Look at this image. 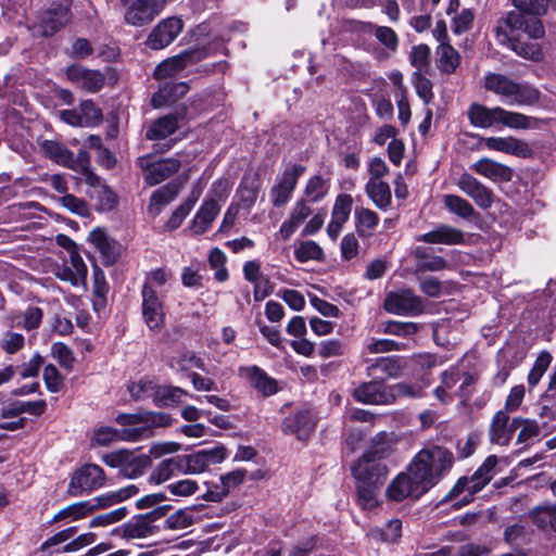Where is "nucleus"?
<instances>
[{
	"label": "nucleus",
	"mask_w": 556,
	"mask_h": 556,
	"mask_svg": "<svg viewBox=\"0 0 556 556\" xmlns=\"http://www.w3.org/2000/svg\"><path fill=\"white\" fill-rule=\"evenodd\" d=\"M513 3L517 11H509L497 21L496 40L517 55L539 62L543 59L540 45L522 40L519 31L522 30L533 39L544 37L545 29L538 16L545 14L547 2L546 0H513Z\"/></svg>",
	"instance_id": "1"
},
{
	"label": "nucleus",
	"mask_w": 556,
	"mask_h": 556,
	"mask_svg": "<svg viewBox=\"0 0 556 556\" xmlns=\"http://www.w3.org/2000/svg\"><path fill=\"white\" fill-rule=\"evenodd\" d=\"M455 457L452 451L439 444H428L412 459L408 471L422 485L420 490L435 486L453 468Z\"/></svg>",
	"instance_id": "2"
},
{
	"label": "nucleus",
	"mask_w": 556,
	"mask_h": 556,
	"mask_svg": "<svg viewBox=\"0 0 556 556\" xmlns=\"http://www.w3.org/2000/svg\"><path fill=\"white\" fill-rule=\"evenodd\" d=\"M470 124L477 128H491L502 125L510 129H538L542 121L520 112L508 111L501 106L489 108L472 103L467 112Z\"/></svg>",
	"instance_id": "3"
},
{
	"label": "nucleus",
	"mask_w": 556,
	"mask_h": 556,
	"mask_svg": "<svg viewBox=\"0 0 556 556\" xmlns=\"http://www.w3.org/2000/svg\"><path fill=\"white\" fill-rule=\"evenodd\" d=\"M483 86L508 106H530L540 100V91L532 85L514 80L504 74L486 73Z\"/></svg>",
	"instance_id": "4"
},
{
	"label": "nucleus",
	"mask_w": 556,
	"mask_h": 556,
	"mask_svg": "<svg viewBox=\"0 0 556 556\" xmlns=\"http://www.w3.org/2000/svg\"><path fill=\"white\" fill-rule=\"evenodd\" d=\"M115 420L121 426L131 427L122 430V439L123 441L134 442L149 438L152 435L153 429L165 428L173 422L169 414L150 410L138 414H119Z\"/></svg>",
	"instance_id": "5"
},
{
	"label": "nucleus",
	"mask_w": 556,
	"mask_h": 556,
	"mask_svg": "<svg viewBox=\"0 0 556 556\" xmlns=\"http://www.w3.org/2000/svg\"><path fill=\"white\" fill-rule=\"evenodd\" d=\"M496 464V456H488L483 464L475 471L470 478L460 477L454 486L448 491V493L442 498V502H450L467 491V493L458 503L455 504V506L462 507L470 503L473 498V495L481 491L492 480L493 470Z\"/></svg>",
	"instance_id": "6"
},
{
	"label": "nucleus",
	"mask_w": 556,
	"mask_h": 556,
	"mask_svg": "<svg viewBox=\"0 0 556 556\" xmlns=\"http://www.w3.org/2000/svg\"><path fill=\"white\" fill-rule=\"evenodd\" d=\"M78 159L81 163V172L84 174V180L88 186L86 193L90 200L94 201V206L100 212H110L117 204V198L113 190L101 182L100 177L93 174L88 168V154L86 151L78 153Z\"/></svg>",
	"instance_id": "7"
},
{
	"label": "nucleus",
	"mask_w": 556,
	"mask_h": 556,
	"mask_svg": "<svg viewBox=\"0 0 556 556\" xmlns=\"http://www.w3.org/2000/svg\"><path fill=\"white\" fill-rule=\"evenodd\" d=\"M71 3L67 0L52 2L30 27L33 36L50 37L61 30L71 20Z\"/></svg>",
	"instance_id": "8"
},
{
	"label": "nucleus",
	"mask_w": 556,
	"mask_h": 556,
	"mask_svg": "<svg viewBox=\"0 0 556 556\" xmlns=\"http://www.w3.org/2000/svg\"><path fill=\"white\" fill-rule=\"evenodd\" d=\"M105 472L96 464H85L74 471L68 485L67 493L78 497L89 494L105 484Z\"/></svg>",
	"instance_id": "9"
},
{
	"label": "nucleus",
	"mask_w": 556,
	"mask_h": 556,
	"mask_svg": "<svg viewBox=\"0 0 556 556\" xmlns=\"http://www.w3.org/2000/svg\"><path fill=\"white\" fill-rule=\"evenodd\" d=\"M102 460L109 467L117 468L123 476L130 479L141 476L151 464L148 455L129 450L108 453L102 456Z\"/></svg>",
	"instance_id": "10"
},
{
	"label": "nucleus",
	"mask_w": 556,
	"mask_h": 556,
	"mask_svg": "<svg viewBox=\"0 0 556 556\" xmlns=\"http://www.w3.org/2000/svg\"><path fill=\"white\" fill-rule=\"evenodd\" d=\"M212 54L213 52L210 47H197L184 51L178 55L168 58L161 62L155 67L153 75L156 79L170 78L186 67L194 65Z\"/></svg>",
	"instance_id": "11"
},
{
	"label": "nucleus",
	"mask_w": 556,
	"mask_h": 556,
	"mask_svg": "<svg viewBox=\"0 0 556 556\" xmlns=\"http://www.w3.org/2000/svg\"><path fill=\"white\" fill-rule=\"evenodd\" d=\"M305 167L300 164H289L276 178L270 188L269 198L275 207L287 204L295 190L298 180L304 174Z\"/></svg>",
	"instance_id": "12"
},
{
	"label": "nucleus",
	"mask_w": 556,
	"mask_h": 556,
	"mask_svg": "<svg viewBox=\"0 0 556 556\" xmlns=\"http://www.w3.org/2000/svg\"><path fill=\"white\" fill-rule=\"evenodd\" d=\"M137 164L143 172V178L149 186L164 181L180 168V162L177 159H159L153 154L140 156Z\"/></svg>",
	"instance_id": "13"
},
{
	"label": "nucleus",
	"mask_w": 556,
	"mask_h": 556,
	"mask_svg": "<svg viewBox=\"0 0 556 556\" xmlns=\"http://www.w3.org/2000/svg\"><path fill=\"white\" fill-rule=\"evenodd\" d=\"M166 507L160 506L146 514L136 515L122 526L126 539H146L159 531L156 522L165 516Z\"/></svg>",
	"instance_id": "14"
},
{
	"label": "nucleus",
	"mask_w": 556,
	"mask_h": 556,
	"mask_svg": "<svg viewBox=\"0 0 556 556\" xmlns=\"http://www.w3.org/2000/svg\"><path fill=\"white\" fill-rule=\"evenodd\" d=\"M383 307L388 313L401 316H417L424 311L421 299L408 289L388 293Z\"/></svg>",
	"instance_id": "15"
},
{
	"label": "nucleus",
	"mask_w": 556,
	"mask_h": 556,
	"mask_svg": "<svg viewBox=\"0 0 556 556\" xmlns=\"http://www.w3.org/2000/svg\"><path fill=\"white\" fill-rule=\"evenodd\" d=\"M353 399L366 405H391L392 393L390 386L372 379L371 381L362 382L352 391Z\"/></svg>",
	"instance_id": "16"
},
{
	"label": "nucleus",
	"mask_w": 556,
	"mask_h": 556,
	"mask_svg": "<svg viewBox=\"0 0 556 556\" xmlns=\"http://www.w3.org/2000/svg\"><path fill=\"white\" fill-rule=\"evenodd\" d=\"M352 473L356 481L381 485L388 478L389 469L370 454H364L352 467Z\"/></svg>",
	"instance_id": "17"
},
{
	"label": "nucleus",
	"mask_w": 556,
	"mask_h": 556,
	"mask_svg": "<svg viewBox=\"0 0 556 556\" xmlns=\"http://www.w3.org/2000/svg\"><path fill=\"white\" fill-rule=\"evenodd\" d=\"M184 22L179 17L162 20L150 33L147 46L153 50L164 49L169 46L181 33Z\"/></svg>",
	"instance_id": "18"
},
{
	"label": "nucleus",
	"mask_w": 556,
	"mask_h": 556,
	"mask_svg": "<svg viewBox=\"0 0 556 556\" xmlns=\"http://www.w3.org/2000/svg\"><path fill=\"white\" fill-rule=\"evenodd\" d=\"M142 316L146 325L151 330H160L164 323L163 302L155 289L143 285L142 291Z\"/></svg>",
	"instance_id": "19"
},
{
	"label": "nucleus",
	"mask_w": 556,
	"mask_h": 556,
	"mask_svg": "<svg viewBox=\"0 0 556 556\" xmlns=\"http://www.w3.org/2000/svg\"><path fill=\"white\" fill-rule=\"evenodd\" d=\"M166 0H135L125 13V21L132 26H143L159 15Z\"/></svg>",
	"instance_id": "20"
},
{
	"label": "nucleus",
	"mask_w": 556,
	"mask_h": 556,
	"mask_svg": "<svg viewBox=\"0 0 556 556\" xmlns=\"http://www.w3.org/2000/svg\"><path fill=\"white\" fill-rule=\"evenodd\" d=\"M66 77L80 89L96 93L105 83V76L98 70H89L79 64L66 68Z\"/></svg>",
	"instance_id": "21"
},
{
	"label": "nucleus",
	"mask_w": 556,
	"mask_h": 556,
	"mask_svg": "<svg viewBox=\"0 0 556 556\" xmlns=\"http://www.w3.org/2000/svg\"><path fill=\"white\" fill-rule=\"evenodd\" d=\"M456 186L467 197L473 200V202L482 210L490 208L493 204V192L475 176L464 173L462 174Z\"/></svg>",
	"instance_id": "22"
},
{
	"label": "nucleus",
	"mask_w": 556,
	"mask_h": 556,
	"mask_svg": "<svg viewBox=\"0 0 556 556\" xmlns=\"http://www.w3.org/2000/svg\"><path fill=\"white\" fill-rule=\"evenodd\" d=\"M469 237L460 229L447 224H439L432 230L417 237V241L428 244H466Z\"/></svg>",
	"instance_id": "23"
},
{
	"label": "nucleus",
	"mask_w": 556,
	"mask_h": 556,
	"mask_svg": "<svg viewBox=\"0 0 556 556\" xmlns=\"http://www.w3.org/2000/svg\"><path fill=\"white\" fill-rule=\"evenodd\" d=\"M422 485L418 479L409 471L407 473H400L388 486L387 495L390 500L401 502L406 497L419 498L429 490H420Z\"/></svg>",
	"instance_id": "24"
},
{
	"label": "nucleus",
	"mask_w": 556,
	"mask_h": 556,
	"mask_svg": "<svg viewBox=\"0 0 556 556\" xmlns=\"http://www.w3.org/2000/svg\"><path fill=\"white\" fill-rule=\"evenodd\" d=\"M484 147L489 150L511 154L518 157H530L533 155L532 147L515 137H485L482 138Z\"/></svg>",
	"instance_id": "25"
},
{
	"label": "nucleus",
	"mask_w": 556,
	"mask_h": 556,
	"mask_svg": "<svg viewBox=\"0 0 556 556\" xmlns=\"http://www.w3.org/2000/svg\"><path fill=\"white\" fill-rule=\"evenodd\" d=\"M508 415L500 410L492 419L490 426V440L492 443L504 446L507 445L513 437V433L518 429L525 421L520 418H514L508 424Z\"/></svg>",
	"instance_id": "26"
},
{
	"label": "nucleus",
	"mask_w": 556,
	"mask_h": 556,
	"mask_svg": "<svg viewBox=\"0 0 556 556\" xmlns=\"http://www.w3.org/2000/svg\"><path fill=\"white\" fill-rule=\"evenodd\" d=\"M404 368L403 358L400 356H386L376 358L366 368L369 378L383 383L384 380L396 378Z\"/></svg>",
	"instance_id": "27"
},
{
	"label": "nucleus",
	"mask_w": 556,
	"mask_h": 556,
	"mask_svg": "<svg viewBox=\"0 0 556 556\" xmlns=\"http://www.w3.org/2000/svg\"><path fill=\"white\" fill-rule=\"evenodd\" d=\"M87 266L78 252H72L62 265L56 266L54 274L63 280L68 281L72 286L84 283L87 278Z\"/></svg>",
	"instance_id": "28"
},
{
	"label": "nucleus",
	"mask_w": 556,
	"mask_h": 556,
	"mask_svg": "<svg viewBox=\"0 0 556 556\" xmlns=\"http://www.w3.org/2000/svg\"><path fill=\"white\" fill-rule=\"evenodd\" d=\"M238 374L264 396H270L278 390L276 380L256 365L241 366Z\"/></svg>",
	"instance_id": "29"
},
{
	"label": "nucleus",
	"mask_w": 556,
	"mask_h": 556,
	"mask_svg": "<svg viewBox=\"0 0 556 556\" xmlns=\"http://www.w3.org/2000/svg\"><path fill=\"white\" fill-rule=\"evenodd\" d=\"M88 240L101 254L104 265L111 266L117 262L121 255V245L110 238L103 229L96 228L91 230Z\"/></svg>",
	"instance_id": "30"
},
{
	"label": "nucleus",
	"mask_w": 556,
	"mask_h": 556,
	"mask_svg": "<svg viewBox=\"0 0 556 556\" xmlns=\"http://www.w3.org/2000/svg\"><path fill=\"white\" fill-rule=\"evenodd\" d=\"M470 168L478 175L496 184L508 182L513 179L514 175L513 169L509 166L489 157L478 160L470 166Z\"/></svg>",
	"instance_id": "31"
},
{
	"label": "nucleus",
	"mask_w": 556,
	"mask_h": 556,
	"mask_svg": "<svg viewBox=\"0 0 556 556\" xmlns=\"http://www.w3.org/2000/svg\"><path fill=\"white\" fill-rule=\"evenodd\" d=\"M282 431L286 434H293L299 440H306L315 428V421L307 410H300L288 416L282 421Z\"/></svg>",
	"instance_id": "32"
},
{
	"label": "nucleus",
	"mask_w": 556,
	"mask_h": 556,
	"mask_svg": "<svg viewBox=\"0 0 556 556\" xmlns=\"http://www.w3.org/2000/svg\"><path fill=\"white\" fill-rule=\"evenodd\" d=\"M244 478L245 471L242 469L228 472L227 475L222 476L219 478V483L215 484L213 488L207 484V490L202 496L207 502H220L227 496L232 488L242 483Z\"/></svg>",
	"instance_id": "33"
},
{
	"label": "nucleus",
	"mask_w": 556,
	"mask_h": 556,
	"mask_svg": "<svg viewBox=\"0 0 556 556\" xmlns=\"http://www.w3.org/2000/svg\"><path fill=\"white\" fill-rule=\"evenodd\" d=\"M311 214L312 210L307 201L299 199L292 206L289 217L280 226L279 235L281 239L289 240Z\"/></svg>",
	"instance_id": "34"
},
{
	"label": "nucleus",
	"mask_w": 556,
	"mask_h": 556,
	"mask_svg": "<svg viewBox=\"0 0 556 556\" xmlns=\"http://www.w3.org/2000/svg\"><path fill=\"white\" fill-rule=\"evenodd\" d=\"M40 151L49 159L58 164L67 166L70 168H81V163L78 156L75 159L73 152H71L64 144L53 140H42L39 142Z\"/></svg>",
	"instance_id": "35"
},
{
	"label": "nucleus",
	"mask_w": 556,
	"mask_h": 556,
	"mask_svg": "<svg viewBox=\"0 0 556 556\" xmlns=\"http://www.w3.org/2000/svg\"><path fill=\"white\" fill-rule=\"evenodd\" d=\"M219 212L220 206L215 199L205 200L192 219L190 227L192 232L194 235L204 233L211 227Z\"/></svg>",
	"instance_id": "36"
},
{
	"label": "nucleus",
	"mask_w": 556,
	"mask_h": 556,
	"mask_svg": "<svg viewBox=\"0 0 556 556\" xmlns=\"http://www.w3.org/2000/svg\"><path fill=\"white\" fill-rule=\"evenodd\" d=\"M203 191V186L201 181L199 180L192 188L189 197L184 201L170 215L169 219L167 220L166 227L169 230L177 229L185 218L190 214L192 208L194 207L197 201L201 197Z\"/></svg>",
	"instance_id": "37"
},
{
	"label": "nucleus",
	"mask_w": 556,
	"mask_h": 556,
	"mask_svg": "<svg viewBox=\"0 0 556 556\" xmlns=\"http://www.w3.org/2000/svg\"><path fill=\"white\" fill-rule=\"evenodd\" d=\"M179 193V185L168 182L156 189L150 199L149 212L153 215H159L164 206L169 204Z\"/></svg>",
	"instance_id": "38"
},
{
	"label": "nucleus",
	"mask_w": 556,
	"mask_h": 556,
	"mask_svg": "<svg viewBox=\"0 0 556 556\" xmlns=\"http://www.w3.org/2000/svg\"><path fill=\"white\" fill-rule=\"evenodd\" d=\"M428 379H422L417 382H399L390 386V393H392V404L397 399H419L425 395V390L429 387Z\"/></svg>",
	"instance_id": "39"
},
{
	"label": "nucleus",
	"mask_w": 556,
	"mask_h": 556,
	"mask_svg": "<svg viewBox=\"0 0 556 556\" xmlns=\"http://www.w3.org/2000/svg\"><path fill=\"white\" fill-rule=\"evenodd\" d=\"M179 127L177 115L170 114L154 121L147 130L149 140H161L173 135Z\"/></svg>",
	"instance_id": "40"
},
{
	"label": "nucleus",
	"mask_w": 556,
	"mask_h": 556,
	"mask_svg": "<svg viewBox=\"0 0 556 556\" xmlns=\"http://www.w3.org/2000/svg\"><path fill=\"white\" fill-rule=\"evenodd\" d=\"M414 255L417 260L416 270L418 273L439 271L447 266V262L442 256L430 254L429 249L424 247L416 248Z\"/></svg>",
	"instance_id": "41"
},
{
	"label": "nucleus",
	"mask_w": 556,
	"mask_h": 556,
	"mask_svg": "<svg viewBox=\"0 0 556 556\" xmlns=\"http://www.w3.org/2000/svg\"><path fill=\"white\" fill-rule=\"evenodd\" d=\"M367 195L380 210H386L391 204V190L387 182L369 179L365 186Z\"/></svg>",
	"instance_id": "42"
},
{
	"label": "nucleus",
	"mask_w": 556,
	"mask_h": 556,
	"mask_svg": "<svg viewBox=\"0 0 556 556\" xmlns=\"http://www.w3.org/2000/svg\"><path fill=\"white\" fill-rule=\"evenodd\" d=\"M530 517L541 530L556 532V502L533 508L530 511Z\"/></svg>",
	"instance_id": "43"
},
{
	"label": "nucleus",
	"mask_w": 556,
	"mask_h": 556,
	"mask_svg": "<svg viewBox=\"0 0 556 556\" xmlns=\"http://www.w3.org/2000/svg\"><path fill=\"white\" fill-rule=\"evenodd\" d=\"M460 63V55L451 45L441 43L437 49V66L444 74H452Z\"/></svg>",
	"instance_id": "44"
},
{
	"label": "nucleus",
	"mask_w": 556,
	"mask_h": 556,
	"mask_svg": "<svg viewBox=\"0 0 556 556\" xmlns=\"http://www.w3.org/2000/svg\"><path fill=\"white\" fill-rule=\"evenodd\" d=\"M179 455L162 460L151 472L150 480L156 484L170 479L175 473H182Z\"/></svg>",
	"instance_id": "45"
},
{
	"label": "nucleus",
	"mask_w": 556,
	"mask_h": 556,
	"mask_svg": "<svg viewBox=\"0 0 556 556\" xmlns=\"http://www.w3.org/2000/svg\"><path fill=\"white\" fill-rule=\"evenodd\" d=\"M354 218L356 231L358 236L363 238L370 237L379 223L378 214L365 207L356 208L354 212Z\"/></svg>",
	"instance_id": "46"
},
{
	"label": "nucleus",
	"mask_w": 556,
	"mask_h": 556,
	"mask_svg": "<svg viewBox=\"0 0 556 556\" xmlns=\"http://www.w3.org/2000/svg\"><path fill=\"white\" fill-rule=\"evenodd\" d=\"M329 191V181L320 175L312 176L305 186L304 198L301 200L307 203H317L321 201Z\"/></svg>",
	"instance_id": "47"
},
{
	"label": "nucleus",
	"mask_w": 556,
	"mask_h": 556,
	"mask_svg": "<svg viewBox=\"0 0 556 556\" xmlns=\"http://www.w3.org/2000/svg\"><path fill=\"white\" fill-rule=\"evenodd\" d=\"M43 311L37 306H28L25 311L12 318L13 326L22 327L27 331L39 328L42 323Z\"/></svg>",
	"instance_id": "48"
},
{
	"label": "nucleus",
	"mask_w": 556,
	"mask_h": 556,
	"mask_svg": "<svg viewBox=\"0 0 556 556\" xmlns=\"http://www.w3.org/2000/svg\"><path fill=\"white\" fill-rule=\"evenodd\" d=\"M186 89L187 87L185 84L165 83L152 96L151 103L154 108H161L163 105L170 104L175 101L176 96L178 93H185Z\"/></svg>",
	"instance_id": "49"
},
{
	"label": "nucleus",
	"mask_w": 556,
	"mask_h": 556,
	"mask_svg": "<svg viewBox=\"0 0 556 556\" xmlns=\"http://www.w3.org/2000/svg\"><path fill=\"white\" fill-rule=\"evenodd\" d=\"M186 89L187 87L185 84L165 83L152 96L151 103L154 108H161L163 105L170 104L175 101L176 96L178 93H185Z\"/></svg>",
	"instance_id": "50"
},
{
	"label": "nucleus",
	"mask_w": 556,
	"mask_h": 556,
	"mask_svg": "<svg viewBox=\"0 0 556 556\" xmlns=\"http://www.w3.org/2000/svg\"><path fill=\"white\" fill-rule=\"evenodd\" d=\"M184 396L191 395L178 387L157 386L153 403L159 407L170 406L181 402Z\"/></svg>",
	"instance_id": "51"
},
{
	"label": "nucleus",
	"mask_w": 556,
	"mask_h": 556,
	"mask_svg": "<svg viewBox=\"0 0 556 556\" xmlns=\"http://www.w3.org/2000/svg\"><path fill=\"white\" fill-rule=\"evenodd\" d=\"M443 204L450 213L464 219L471 218L476 214L470 202L456 194L443 195Z\"/></svg>",
	"instance_id": "52"
},
{
	"label": "nucleus",
	"mask_w": 556,
	"mask_h": 556,
	"mask_svg": "<svg viewBox=\"0 0 556 556\" xmlns=\"http://www.w3.org/2000/svg\"><path fill=\"white\" fill-rule=\"evenodd\" d=\"M47 407L43 400L39 401H20L12 404L10 407L2 410V417H13L22 413H28L30 415L40 416Z\"/></svg>",
	"instance_id": "53"
},
{
	"label": "nucleus",
	"mask_w": 556,
	"mask_h": 556,
	"mask_svg": "<svg viewBox=\"0 0 556 556\" xmlns=\"http://www.w3.org/2000/svg\"><path fill=\"white\" fill-rule=\"evenodd\" d=\"M92 514V505L89 504L88 501H81L74 504H71L63 509L59 510L54 517L53 521H60L63 519H72V520H79L88 515Z\"/></svg>",
	"instance_id": "54"
},
{
	"label": "nucleus",
	"mask_w": 556,
	"mask_h": 556,
	"mask_svg": "<svg viewBox=\"0 0 556 556\" xmlns=\"http://www.w3.org/2000/svg\"><path fill=\"white\" fill-rule=\"evenodd\" d=\"M260 184L256 178H243L237 190L240 203L250 208L256 202L258 195Z\"/></svg>",
	"instance_id": "55"
},
{
	"label": "nucleus",
	"mask_w": 556,
	"mask_h": 556,
	"mask_svg": "<svg viewBox=\"0 0 556 556\" xmlns=\"http://www.w3.org/2000/svg\"><path fill=\"white\" fill-rule=\"evenodd\" d=\"M380 484L356 481L357 503L363 509H372L377 505V491Z\"/></svg>",
	"instance_id": "56"
},
{
	"label": "nucleus",
	"mask_w": 556,
	"mask_h": 556,
	"mask_svg": "<svg viewBox=\"0 0 556 556\" xmlns=\"http://www.w3.org/2000/svg\"><path fill=\"white\" fill-rule=\"evenodd\" d=\"M76 532L77 527H68L64 530L54 533L40 545V552L45 553L47 556L56 555L58 548H53L73 539Z\"/></svg>",
	"instance_id": "57"
},
{
	"label": "nucleus",
	"mask_w": 556,
	"mask_h": 556,
	"mask_svg": "<svg viewBox=\"0 0 556 556\" xmlns=\"http://www.w3.org/2000/svg\"><path fill=\"white\" fill-rule=\"evenodd\" d=\"M402 534V521L400 519L390 520L384 528H374L370 530V535L376 540H381L387 543L396 542Z\"/></svg>",
	"instance_id": "58"
},
{
	"label": "nucleus",
	"mask_w": 556,
	"mask_h": 556,
	"mask_svg": "<svg viewBox=\"0 0 556 556\" xmlns=\"http://www.w3.org/2000/svg\"><path fill=\"white\" fill-rule=\"evenodd\" d=\"M170 366L182 371L195 367L202 371H207L204 361L194 352L186 351L172 359Z\"/></svg>",
	"instance_id": "59"
},
{
	"label": "nucleus",
	"mask_w": 556,
	"mask_h": 556,
	"mask_svg": "<svg viewBox=\"0 0 556 556\" xmlns=\"http://www.w3.org/2000/svg\"><path fill=\"white\" fill-rule=\"evenodd\" d=\"M179 458L182 465V473L197 475L208 469V465L205 463L206 458L199 451L188 455H179Z\"/></svg>",
	"instance_id": "60"
},
{
	"label": "nucleus",
	"mask_w": 556,
	"mask_h": 556,
	"mask_svg": "<svg viewBox=\"0 0 556 556\" xmlns=\"http://www.w3.org/2000/svg\"><path fill=\"white\" fill-rule=\"evenodd\" d=\"M392 451L389 434L379 432L371 440L370 447L364 454H370V457L381 462Z\"/></svg>",
	"instance_id": "61"
},
{
	"label": "nucleus",
	"mask_w": 556,
	"mask_h": 556,
	"mask_svg": "<svg viewBox=\"0 0 556 556\" xmlns=\"http://www.w3.org/2000/svg\"><path fill=\"white\" fill-rule=\"evenodd\" d=\"M295 258L305 263L308 261H319L323 258V249L312 240L303 241L294 251Z\"/></svg>",
	"instance_id": "62"
},
{
	"label": "nucleus",
	"mask_w": 556,
	"mask_h": 556,
	"mask_svg": "<svg viewBox=\"0 0 556 556\" xmlns=\"http://www.w3.org/2000/svg\"><path fill=\"white\" fill-rule=\"evenodd\" d=\"M226 262L227 257L220 249L214 248L210 252L208 263L211 268L215 270L214 278L219 282L226 281L229 277L228 270L225 266Z\"/></svg>",
	"instance_id": "63"
},
{
	"label": "nucleus",
	"mask_w": 556,
	"mask_h": 556,
	"mask_svg": "<svg viewBox=\"0 0 556 556\" xmlns=\"http://www.w3.org/2000/svg\"><path fill=\"white\" fill-rule=\"evenodd\" d=\"M353 199L350 194L341 193L336 198L331 219L345 224L352 211Z\"/></svg>",
	"instance_id": "64"
}]
</instances>
